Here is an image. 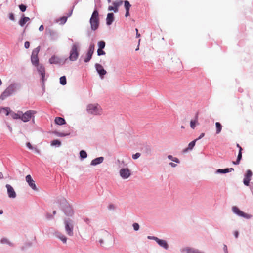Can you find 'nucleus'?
<instances>
[{"label": "nucleus", "instance_id": "f257e3e1", "mask_svg": "<svg viewBox=\"0 0 253 253\" xmlns=\"http://www.w3.org/2000/svg\"><path fill=\"white\" fill-rule=\"evenodd\" d=\"M118 162L119 164V167L121 168L119 171L120 176L124 180L128 179L131 175V170L127 167H124L127 164L125 163L124 160H118Z\"/></svg>", "mask_w": 253, "mask_h": 253}, {"label": "nucleus", "instance_id": "f03ea898", "mask_svg": "<svg viewBox=\"0 0 253 253\" xmlns=\"http://www.w3.org/2000/svg\"><path fill=\"white\" fill-rule=\"evenodd\" d=\"M58 202L61 208L67 216H72L73 215L74 211L66 199L61 197L58 200Z\"/></svg>", "mask_w": 253, "mask_h": 253}, {"label": "nucleus", "instance_id": "7ed1b4c3", "mask_svg": "<svg viewBox=\"0 0 253 253\" xmlns=\"http://www.w3.org/2000/svg\"><path fill=\"white\" fill-rule=\"evenodd\" d=\"M65 231L67 235L72 237L74 235V228L75 225V221L71 218H66L64 220Z\"/></svg>", "mask_w": 253, "mask_h": 253}, {"label": "nucleus", "instance_id": "20e7f679", "mask_svg": "<svg viewBox=\"0 0 253 253\" xmlns=\"http://www.w3.org/2000/svg\"><path fill=\"white\" fill-rule=\"evenodd\" d=\"M19 87L20 86L17 84L14 83L11 84L2 92L0 96V98L2 100H4L5 98L13 94Z\"/></svg>", "mask_w": 253, "mask_h": 253}, {"label": "nucleus", "instance_id": "39448f33", "mask_svg": "<svg viewBox=\"0 0 253 253\" xmlns=\"http://www.w3.org/2000/svg\"><path fill=\"white\" fill-rule=\"evenodd\" d=\"M86 110L88 114L93 115H101L103 113L101 107L97 103L87 105Z\"/></svg>", "mask_w": 253, "mask_h": 253}, {"label": "nucleus", "instance_id": "423d86ee", "mask_svg": "<svg viewBox=\"0 0 253 253\" xmlns=\"http://www.w3.org/2000/svg\"><path fill=\"white\" fill-rule=\"evenodd\" d=\"M80 48V44L79 42H75L71 47L70 51V55L69 57V60L71 61H75L77 60L79 56V51Z\"/></svg>", "mask_w": 253, "mask_h": 253}, {"label": "nucleus", "instance_id": "0eeeda50", "mask_svg": "<svg viewBox=\"0 0 253 253\" xmlns=\"http://www.w3.org/2000/svg\"><path fill=\"white\" fill-rule=\"evenodd\" d=\"M91 29L95 31L98 29L99 25V13L96 9H95L92 14L89 20Z\"/></svg>", "mask_w": 253, "mask_h": 253}, {"label": "nucleus", "instance_id": "6e6552de", "mask_svg": "<svg viewBox=\"0 0 253 253\" xmlns=\"http://www.w3.org/2000/svg\"><path fill=\"white\" fill-rule=\"evenodd\" d=\"M21 113V120L24 122H27L29 121L31 119L33 121H34L35 116L34 115L36 113V111L34 110H28L24 113L22 112Z\"/></svg>", "mask_w": 253, "mask_h": 253}, {"label": "nucleus", "instance_id": "1a4fd4ad", "mask_svg": "<svg viewBox=\"0 0 253 253\" xmlns=\"http://www.w3.org/2000/svg\"><path fill=\"white\" fill-rule=\"evenodd\" d=\"M102 234L105 236V240H104L103 239H100L99 240V242L101 246L107 248L109 246L108 240L111 239V235L106 231H102Z\"/></svg>", "mask_w": 253, "mask_h": 253}, {"label": "nucleus", "instance_id": "9d476101", "mask_svg": "<svg viewBox=\"0 0 253 253\" xmlns=\"http://www.w3.org/2000/svg\"><path fill=\"white\" fill-rule=\"evenodd\" d=\"M40 49V46H38L35 48L32 53L31 60L32 64L34 66L39 64V58L38 54Z\"/></svg>", "mask_w": 253, "mask_h": 253}, {"label": "nucleus", "instance_id": "9b49d317", "mask_svg": "<svg viewBox=\"0 0 253 253\" xmlns=\"http://www.w3.org/2000/svg\"><path fill=\"white\" fill-rule=\"evenodd\" d=\"M94 45L91 44L89 46L88 51H87L86 57L84 59V61L86 63L89 62L92 58V54L94 50Z\"/></svg>", "mask_w": 253, "mask_h": 253}, {"label": "nucleus", "instance_id": "f8f14e48", "mask_svg": "<svg viewBox=\"0 0 253 253\" xmlns=\"http://www.w3.org/2000/svg\"><path fill=\"white\" fill-rule=\"evenodd\" d=\"M95 68L97 73L99 74L101 79H103V76L106 74L107 72L106 70H104L103 66L100 64L96 63L95 64Z\"/></svg>", "mask_w": 253, "mask_h": 253}, {"label": "nucleus", "instance_id": "ddd939ff", "mask_svg": "<svg viewBox=\"0 0 253 253\" xmlns=\"http://www.w3.org/2000/svg\"><path fill=\"white\" fill-rule=\"evenodd\" d=\"M26 181L28 183L29 186L34 191H37L38 188L35 184V181L32 179L30 175L26 176Z\"/></svg>", "mask_w": 253, "mask_h": 253}, {"label": "nucleus", "instance_id": "4468645a", "mask_svg": "<svg viewBox=\"0 0 253 253\" xmlns=\"http://www.w3.org/2000/svg\"><path fill=\"white\" fill-rule=\"evenodd\" d=\"M35 66L37 68V70L41 76V80L42 82L44 81L45 77V69L44 66L42 64H38Z\"/></svg>", "mask_w": 253, "mask_h": 253}, {"label": "nucleus", "instance_id": "2eb2a0df", "mask_svg": "<svg viewBox=\"0 0 253 253\" xmlns=\"http://www.w3.org/2000/svg\"><path fill=\"white\" fill-rule=\"evenodd\" d=\"M232 210L234 213L238 214V215L245 217L246 218H250L251 217V215L246 214L243 212L242 211H240L237 207L234 206L232 207Z\"/></svg>", "mask_w": 253, "mask_h": 253}, {"label": "nucleus", "instance_id": "dca6fc26", "mask_svg": "<svg viewBox=\"0 0 253 253\" xmlns=\"http://www.w3.org/2000/svg\"><path fill=\"white\" fill-rule=\"evenodd\" d=\"M5 187L7 189V192L8 197L10 198H15L16 197V193L14 188L10 185L6 184Z\"/></svg>", "mask_w": 253, "mask_h": 253}, {"label": "nucleus", "instance_id": "f3484780", "mask_svg": "<svg viewBox=\"0 0 253 253\" xmlns=\"http://www.w3.org/2000/svg\"><path fill=\"white\" fill-rule=\"evenodd\" d=\"M49 62L51 64H62L65 63V61H62L59 57L55 56H52L49 60Z\"/></svg>", "mask_w": 253, "mask_h": 253}, {"label": "nucleus", "instance_id": "a211bd4d", "mask_svg": "<svg viewBox=\"0 0 253 253\" xmlns=\"http://www.w3.org/2000/svg\"><path fill=\"white\" fill-rule=\"evenodd\" d=\"M252 172L251 170H248L247 171V173L245 175V177L244 178V184L246 186H249L250 181L251 180V178L252 176Z\"/></svg>", "mask_w": 253, "mask_h": 253}, {"label": "nucleus", "instance_id": "6ab92c4d", "mask_svg": "<svg viewBox=\"0 0 253 253\" xmlns=\"http://www.w3.org/2000/svg\"><path fill=\"white\" fill-rule=\"evenodd\" d=\"M55 237L59 239L63 244H66L67 241V237L62 233L57 231L55 233Z\"/></svg>", "mask_w": 253, "mask_h": 253}, {"label": "nucleus", "instance_id": "aec40b11", "mask_svg": "<svg viewBox=\"0 0 253 253\" xmlns=\"http://www.w3.org/2000/svg\"><path fill=\"white\" fill-rule=\"evenodd\" d=\"M104 160V158L103 157H99L96 158L91 161L90 165L95 166L97 165H99L102 163Z\"/></svg>", "mask_w": 253, "mask_h": 253}, {"label": "nucleus", "instance_id": "412c9836", "mask_svg": "<svg viewBox=\"0 0 253 253\" xmlns=\"http://www.w3.org/2000/svg\"><path fill=\"white\" fill-rule=\"evenodd\" d=\"M106 24L108 26L112 24V23L114 21V14L112 13H109L107 15L106 17Z\"/></svg>", "mask_w": 253, "mask_h": 253}, {"label": "nucleus", "instance_id": "4be33fe9", "mask_svg": "<svg viewBox=\"0 0 253 253\" xmlns=\"http://www.w3.org/2000/svg\"><path fill=\"white\" fill-rule=\"evenodd\" d=\"M198 114L196 113L194 120H191L190 121V126L192 129H194L196 127V125H199L198 122Z\"/></svg>", "mask_w": 253, "mask_h": 253}, {"label": "nucleus", "instance_id": "5701e85b", "mask_svg": "<svg viewBox=\"0 0 253 253\" xmlns=\"http://www.w3.org/2000/svg\"><path fill=\"white\" fill-rule=\"evenodd\" d=\"M0 243L2 244L7 245L9 246L12 247L13 246L12 243L8 239L6 238H2L0 240Z\"/></svg>", "mask_w": 253, "mask_h": 253}, {"label": "nucleus", "instance_id": "b1692460", "mask_svg": "<svg viewBox=\"0 0 253 253\" xmlns=\"http://www.w3.org/2000/svg\"><path fill=\"white\" fill-rule=\"evenodd\" d=\"M55 123L58 125H62L66 123L65 119L63 118L57 117L55 118Z\"/></svg>", "mask_w": 253, "mask_h": 253}, {"label": "nucleus", "instance_id": "393cba45", "mask_svg": "<svg viewBox=\"0 0 253 253\" xmlns=\"http://www.w3.org/2000/svg\"><path fill=\"white\" fill-rule=\"evenodd\" d=\"M29 20L30 18L29 17L23 16L19 20V24L20 26L23 27Z\"/></svg>", "mask_w": 253, "mask_h": 253}, {"label": "nucleus", "instance_id": "a878e982", "mask_svg": "<svg viewBox=\"0 0 253 253\" xmlns=\"http://www.w3.org/2000/svg\"><path fill=\"white\" fill-rule=\"evenodd\" d=\"M21 111H18L17 113L12 111L10 113V116L14 119H21Z\"/></svg>", "mask_w": 253, "mask_h": 253}, {"label": "nucleus", "instance_id": "bb28decb", "mask_svg": "<svg viewBox=\"0 0 253 253\" xmlns=\"http://www.w3.org/2000/svg\"><path fill=\"white\" fill-rule=\"evenodd\" d=\"M197 141V139H195L194 140L191 141L188 145V147L186 148L185 150H184V152H186L188 150H192L193 147L195 145L196 142Z\"/></svg>", "mask_w": 253, "mask_h": 253}, {"label": "nucleus", "instance_id": "cd10ccee", "mask_svg": "<svg viewBox=\"0 0 253 253\" xmlns=\"http://www.w3.org/2000/svg\"><path fill=\"white\" fill-rule=\"evenodd\" d=\"M233 170H234V169L233 168L225 169H218L216 171V172L217 173H226L229 172H231V171H233Z\"/></svg>", "mask_w": 253, "mask_h": 253}, {"label": "nucleus", "instance_id": "c85d7f7f", "mask_svg": "<svg viewBox=\"0 0 253 253\" xmlns=\"http://www.w3.org/2000/svg\"><path fill=\"white\" fill-rule=\"evenodd\" d=\"M159 246L163 247L165 249H168L169 246L165 240L159 239Z\"/></svg>", "mask_w": 253, "mask_h": 253}, {"label": "nucleus", "instance_id": "c756f323", "mask_svg": "<svg viewBox=\"0 0 253 253\" xmlns=\"http://www.w3.org/2000/svg\"><path fill=\"white\" fill-rule=\"evenodd\" d=\"M123 3V1L121 0H116L115 1L113 2V5L115 6V10H117L118 7L121 5Z\"/></svg>", "mask_w": 253, "mask_h": 253}, {"label": "nucleus", "instance_id": "7c9ffc66", "mask_svg": "<svg viewBox=\"0 0 253 253\" xmlns=\"http://www.w3.org/2000/svg\"><path fill=\"white\" fill-rule=\"evenodd\" d=\"M242 148H240V150L239 151L238 155L237 157V159L236 162H233L234 164H239L241 159H242Z\"/></svg>", "mask_w": 253, "mask_h": 253}, {"label": "nucleus", "instance_id": "2f4dec72", "mask_svg": "<svg viewBox=\"0 0 253 253\" xmlns=\"http://www.w3.org/2000/svg\"><path fill=\"white\" fill-rule=\"evenodd\" d=\"M215 126H216V132L217 134H219L221 131L222 126H221V124L220 123L216 122L215 123Z\"/></svg>", "mask_w": 253, "mask_h": 253}, {"label": "nucleus", "instance_id": "473e14b6", "mask_svg": "<svg viewBox=\"0 0 253 253\" xmlns=\"http://www.w3.org/2000/svg\"><path fill=\"white\" fill-rule=\"evenodd\" d=\"M80 157L81 159H84L87 157V154L84 150H81L80 152Z\"/></svg>", "mask_w": 253, "mask_h": 253}, {"label": "nucleus", "instance_id": "72a5a7b5", "mask_svg": "<svg viewBox=\"0 0 253 253\" xmlns=\"http://www.w3.org/2000/svg\"><path fill=\"white\" fill-rule=\"evenodd\" d=\"M51 145L52 146H57L59 147L61 145V142L58 140H54L51 142Z\"/></svg>", "mask_w": 253, "mask_h": 253}, {"label": "nucleus", "instance_id": "f704fd0d", "mask_svg": "<svg viewBox=\"0 0 253 253\" xmlns=\"http://www.w3.org/2000/svg\"><path fill=\"white\" fill-rule=\"evenodd\" d=\"M54 133L58 137H64L70 134L69 133H64L57 131L54 132Z\"/></svg>", "mask_w": 253, "mask_h": 253}, {"label": "nucleus", "instance_id": "c9c22d12", "mask_svg": "<svg viewBox=\"0 0 253 253\" xmlns=\"http://www.w3.org/2000/svg\"><path fill=\"white\" fill-rule=\"evenodd\" d=\"M124 6L126 10H129V9L131 7V4L128 1L126 0L124 1Z\"/></svg>", "mask_w": 253, "mask_h": 253}, {"label": "nucleus", "instance_id": "e433bc0d", "mask_svg": "<svg viewBox=\"0 0 253 253\" xmlns=\"http://www.w3.org/2000/svg\"><path fill=\"white\" fill-rule=\"evenodd\" d=\"M60 83L63 85H64L66 84V78L65 76H64L60 77Z\"/></svg>", "mask_w": 253, "mask_h": 253}, {"label": "nucleus", "instance_id": "4c0bfd02", "mask_svg": "<svg viewBox=\"0 0 253 253\" xmlns=\"http://www.w3.org/2000/svg\"><path fill=\"white\" fill-rule=\"evenodd\" d=\"M98 46L99 47L98 49H103L105 46V42L103 41H101L98 42Z\"/></svg>", "mask_w": 253, "mask_h": 253}, {"label": "nucleus", "instance_id": "58836bf2", "mask_svg": "<svg viewBox=\"0 0 253 253\" xmlns=\"http://www.w3.org/2000/svg\"><path fill=\"white\" fill-rule=\"evenodd\" d=\"M1 110H3L5 112V115L6 116L8 115L9 114L10 115V113L12 112L10 110V109L8 107H5V108H1Z\"/></svg>", "mask_w": 253, "mask_h": 253}, {"label": "nucleus", "instance_id": "ea45409f", "mask_svg": "<svg viewBox=\"0 0 253 253\" xmlns=\"http://www.w3.org/2000/svg\"><path fill=\"white\" fill-rule=\"evenodd\" d=\"M168 158L169 159L172 160V161H173L174 162H176L177 163H179V160H178V158H175V157H173L172 156H171V155H169L168 156Z\"/></svg>", "mask_w": 253, "mask_h": 253}, {"label": "nucleus", "instance_id": "a19ab883", "mask_svg": "<svg viewBox=\"0 0 253 253\" xmlns=\"http://www.w3.org/2000/svg\"><path fill=\"white\" fill-rule=\"evenodd\" d=\"M132 227L135 231H138L140 228L139 225L137 223H134L132 224Z\"/></svg>", "mask_w": 253, "mask_h": 253}, {"label": "nucleus", "instance_id": "79ce46f5", "mask_svg": "<svg viewBox=\"0 0 253 253\" xmlns=\"http://www.w3.org/2000/svg\"><path fill=\"white\" fill-rule=\"evenodd\" d=\"M108 209L110 211H114L116 209V206L113 204H110L108 206Z\"/></svg>", "mask_w": 253, "mask_h": 253}, {"label": "nucleus", "instance_id": "37998d69", "mask_svg": "<svg viewBox=\"0 0 253 253\" xmlns=\"http://www.w3.org/2000/svg\"><path fill=\"white\" fill-rule=\"evenodd\" d=\"M108 11H113L114 12L116 13L118 11V9H117V10H115V6L113 5V6H109L108 8Z\"/></svg>", "mask_w": 253, "mask_h": 253}, {"label": "nucleus", "instance_id": "c03bdc74", "mask_svg": "<svg viewBox=\"0 0 253 253\" xmlns=\"http://www.w3.org/2000/svg\"><path fill=\"white\" fill-rule=\"evenodd\" d=\"M67 20V17L66 16H63L60 18L59 21L61 22V24H64Z\"/></svg>", "mask_w": 253, "mask_h": 253}, {"label": "nucleus", "instance_id": "a18cd8bd", "mask_svg": "<svg viewBox=\"0 0 253 253\" xmlns=\"http://www.w3.org/2000/svg\"><path fill=\"white\" fill-rule=\"evenodd\" d=\"M105 54V52L102 50V49H98L97 55L98 56L103 55Z\"/></svg>", "mask_w": 253, "mask_h": 253}, {"label": "nucleus", "instance_id": "49530a36", "mask_svg": "<svg viewBox=\"0 0 253 253\" xmlns=\"http://www.w3.org/2000/svg\"><path fill=\"white\" fill-rule=\"evenodd\" d=\"M140 156L141 154L140 153H136L135 154L132 155V157L133 159L135 160L139 158L140 157Z\"/></svg>", "mask_w": 253, "mask_h": 253}, {"label": "nucleus", "instance_id": "de8ad7c7", "mask_svg": "<svg viewBox=\"0 0 253 253\" xmlns=\"http://www.w3.org/2000/svg\"><path fill=\"white\" fill-rule=\"evenodd\" d=\"M50 36H52V39H55L57 37L56 33L53 31L50 32Z\"/></svg>", "mask_w": 253, "mask_h": 253}, {"label": "nucleus", "instance_id": "09e8293b", "mask_svg": "<svg viewBox=\"0 0 253 253\" xmlns=\"http://www.w3.org/2000/svg\"><path fill=\"white\" fill-rule=\"evenodd\" d=\"M19 7L22 12H24L26 10V6L25 5L21 4Z\"/></svg>", "mask_w": 253, "mask_h": 253}, {"label": "nucleus", "instance_id": "8fccbe9b", "mask_svg": "<svg viewBox=\"0 0 253 253\" xmlns=\"http://www.w3.org/2000/svg\"><path fill=\"white\" fill-rule=\"evenodd\" d=\"M147 238L151 240H154L156 241L157 243H158V238L154 236H147Z\"/></svg>", "mask_w": 253, "mask_h": 253}, {"label": "nucleus", "instance_id": "3c124183", "mask_svg": "<svg viewBox=\"0 0 253 253\" xmlns=\"http://www.w3.org/2000/svg\"><path fill=\"white\" fill-rule=\"evenodd\" d=\"M9 18L12 21H14L15 20L14 15L13 13H9Z\"/></svg>", "mask_w": 253, "mask_h": 253}, {"label": "nucleus", "instance_id": "603ef678", "mask_svg": "<svg viewBox=\"0 0 253 253\" xmlns=\"http://www.w3.org/2000/svg\"><path fill=\"white\" fill-rule=\"evenodd\" d=\"M26 146L30 150H33L34 149V147L32 146V145H31V144L30 142H27L26 143Z\"/></svg>", "mask_w": 253, "mask_h": 253}, {"label": "nucleus", "instance_id": "864d4df0", "mask_svg": "<svg viewBox=\"0 0 253 253\" xmlns=\"http://www.w3.org/2000/svg\"><path fill=\"white\" fill-rule=\"evenodd\" d=\"M46 218L50 220L53 218V216L50 215L49 213H46L45 215Z\"/></svg>", "mask_w": 253, "mask_h": 253}, {"label": "nucleus", "instance_id": "5fc2aeb1", "mask_svg": "<svg viewBox=\"0 0 253 253\" xmlns=\"http://www.w3.org/2000/svg\"><path fill=\"white\" fill-rule=\"evenodd\" d=\"M24 47L25 48L28 49L30 47V42L28 41H26L24 43Z\"/></svg>", "mask_w": 253, "mask_h": 253}, {"label": "nucleus", "instance_id": "6e6d98bb", "mask_svg": "<svg viewBox=\"0 0 253 253\" xmlns=\"http://www.w3.org/2000/svg\"><path fill=\"white\" fill-rule=\"evenodd\" d=\"M204 136H205V133H202L200 134V135L199 136V137L198 138H197L196 139H197V140H199V139H201L202 138H203Z\"/></svg>", "mask_w": 253, "mask_h": 253}, {"label": "nucleus", "instance_id": "4d7b16f0", "mask_svg": "<svg viewBox=\"0 0 253 253\" xmlns=\"http://www.w3.org/2000/svg\"><path fill=\"white\" fill-rule=\"evenodd\" d=\"M39 31H43V30H44V26H43V25H41L39 27Z\"/></svg>", "mask_w": 253, "mask_h": 253}, {"label": "nucleus", "instance_id": "13d9d810", "mask_svg": "<svg viewBox=\"0 0 253 253\" xmlns=\"http://www.w3.org/2000/svg\"><path fill=\"white\" fill-rule=\"evenodd\" d=\"M33 150L34 151L37 153H40V150L36 147H34V149Z\"/></svg>", "mask_w": 253, "mask_h": 253}, {"label": "nucleus", "instance_id": "bf43d9fd", "mask_svg": "<svg viewBox=\"0 0 253 253\" xmlns=\"http://www.w3.org/2000/svg\"><path fill=\"white\" fill-rule=\"evenodd\" d=\"M169 165H170L172 167H175L177 166V165H176V164L173 163H172V162H170V163H169Z\"/></svg>", "mask_w": 253, "mask_h": 253}, {"label": "nucleus", "instance_id": "052dcab7", "mask_svg": "<svg viewBox=\"0 0 253 253\" xmlns=\"http://www.w3.org/2000/svg\"><path fill=\"white\" fill-rule=\"evenodd\" d=\"M129 10H126V14H125L126 17H128V16H129Z\"/></svg>", "mask_w": 253, "mask_h": 253}, {"label": "nucleus", "instance_id": "680f3d73", "mask_svg": "<svg viewBox=\"0 0 253 253\" xmlns=\"http://www.w3.org/2000/svg\"><path fill=\"white\" fill-rule=\"evenodd\" d=\"M234 235L235 237L237 238L238 237V232L237 231H235L234 232Z\"/></svg>", "mask_w": 253, "mask_h": 253}, {"label": "nucleus", "instance_id": "e2e57ef3", "mask_svg": "<svg viewBox=\"0 0 253 253\" xmlns=\"http://www.w3.org/2000/svg\"><path fill=\"white\" fill-rule=\"evenodd\" d=\"M7 127L8 128V129L9 130V131L10 132H12V127L9 126V125H7Z\"/></svg>", "mask_w": 253, "mask_h": 253}, {"label": "nucleus", "instance_id": "0e129e2a", "mask_svg": "<svg viewBox=\"0 0 253 253\" xmlns=\"http://www.w3.org/2000/svg\"><path fill=\"white\" fill-rule=\"evenodd\" d=\"M3 178V175L2 172H0V179H1Z\"/></svg>", "mask_w": 253, "mask_h": 253}, {"label": "nucleus", "instance_id": "69168bd1", "mask_svg": "<svg viewBox=\"0 0 253 253\" xmlns=\"http://www.w3.org/2000/svg\"><path fill=\"white\" fill-rule=\"evenodd\" d=\"M237 147H238L239 148V150H240V148H242L239 144H237Z\"/></svg>", "mask_w": 253, "mask_h": 253}, {"label": "nucleus", "instance_id": "338daca9", "mask_svg": "<svg viewBox=\"0 0 253 253\" xmlns=\"http://www.w3.org/2000/svg\"><path fill=\"white\" fill-rule=\"evenodd\" d=\"M140 34H139L138 33H136V37H140Z\"/></svg>", "mask_w": 253, "mask_h": 253}, {"label": "nucleus", "instance_id": "774afa93", "mask_svg": "<svg viewBox=\"0 0 253 253\" xmlns=\"http://www.w3.org/2000/svg\"><path fill=\"white\" fill-rule=\"evenodd\" d=\"M3 211H2V210H0V214H3Z\"/></svg>", "mask_w": 253, "mask_h": 253}]
</instances>
